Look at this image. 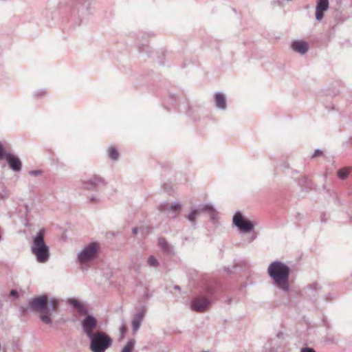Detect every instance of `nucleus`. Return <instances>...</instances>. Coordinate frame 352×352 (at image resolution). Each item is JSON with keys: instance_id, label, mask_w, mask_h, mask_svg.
<instances>
[{"instance_id": "nucleus-1", "label": "nucleus", "mask_w": 352, "mask_h": 352, "mask_svg": "<svg viewBox=\"0 0 352 352\" xmlns=\"http://www.w3.org/2000/svg\"><path fill=\"white\" fill-rule=\"evenodd\" d=\"M58 299L52 298L50 300L47 295L44 294L34 297L29 303L28 308L35 312L39 313L41 320L46 324H52L51 318L53 313H56L58 307Z\"/></svg>"}, {"instance_id": "nucleus-2", "label": "nucleus", "mask_w": 352, "mask_h": 352, "mask_svg": "<svg viewBox=\"0 0 352 352\" xmlns=\"http://www.w3.org/2000/svg\"><path fill=\"white\" fill-rule=\"evenodd\" d=\"M267 272L274 284L284 292L289 291V267L279 261L270 263Z\"/></svg>"}, {"instance_id": "nucleus-3", "label": "nucleus", "mask_w": 352, "mask_h": 352, "mask_svg": "<svg viewBox=\"0 0 352 352\" xmlns=\"http://www.w3.org/2000/svg\"><path fill=\"white\" fill-rule=\"evenodd\" d=\"M45 230L41 228L32 237L30 250L39 263H46L50 256V247L45 241Z\"/></svg>"}, {"instance_id": "nucleus-4", "label": "nucleus", "mask_w": 352, "mask_h": 352, "mask_svg": "<svg viewBox=\"0 0 352 352\" xmlns=\"http://www.w3.org/2000/svg\"><path fill=\"white\" fill-rule=\"evenodd\" d=\"M89 339V349L92 352H105L113 343L111 338L105 332L100 330L87 337Z\"/></svg>"}, {"instance_id": "nucleus-5", "label": "nucleus", "mask_w": 352, "mask_h": 352, "mask_svg": "<svg viewBox=\"0 0 352 352\" xmlns=\"http://www.w3.org/2000/svg\"><path fill=\"white\" fill-rule=\"evenodd\" d=\"M100 246L96 242H92L85 246L78 254V260L80 263H86L96 258Z\"/></svg>"}, {"instance_id": "nucleus-6", "label": "nucleus", "mask_w": 352, "mask_h": 352, "mask_svg": "<svg viewBox=\"0 0 352 352\" xmlns=\"http://www.w3.org/2000/svg\"><path fill=\"white\" fill-rule=\"evenodd\" d=\"M201 212L208 213L211 219L214 220L217 214V212L211 204H204L199 206L197 208L193 209L187 216V219L192 225H195L196 219Z\"/></svg>"}, {"instance_id": "nucleus-7", "label": "nucleus", "mask_w": 352, "mask_h": 352, "mask_svg": "<svg viewBox=\"0 0 352 352\" xmlns=\"http://www.w3.org/2000/svg\"><path fill=\"white\" fill-rule=\"evenodd\" d=\"M232 221L234 225L244 232H248L253 230V223L244 219L243 214L239 211L234 215Z\"/></svg>"}, {"instance_id": "nucleus-8", "label": "nucleus", "mask_w": 352, "mask_h": 352, "mask_svg": "<svg viewBox=\"0 0 352 352\" xmlns=\"http://www.w3.org/2000/svg\"><path fill=\"white\" fill-rule=\"evenodd\" d=\"M211 302L203 296H195L190 302V308L197 312H204L209 307Z\"/></svg>"}, {"instance_id": "nucleus-9", "label": "nucleus", "mask_w": 352, "mask_h": 352, "mask_svg": "<svg viewBox=\"0 0 352 352\" xmlns=\"http://www.w3.org/2000/svg\"><path fill=\"white\" fill-rule=\"evenodd\" d=\"M97 320L92 315H88L81 322L82 329L87 337L95 333L94 331L97 327Z\"/></svg>"}, {"instance_id": "nucleus-10", "label": "nucleus", "mask_w": 352, "mask_h": 352, "mask_svg": "<svg viewBox=\"0 0 352 352\" xmlns=\"http://www.w3.org/2000/svg\"><path fill=\"white\" fill-rule=\"evenodd\" d=\"M103 182V180L98 176H92L86 179H83L80 183V188L81 189L94 191L96 190L98 186Z\"/></svg>"}, {"instance_id": "nucleus-11", "label": "nucleus", "mask_w": 352, "mask_h": 352, "mask_svg": "<svg viewBox=\"0 0 352 352\" xmlns=\"http://www.w3.org/2000/svg\"><path fill=\"white\" fill-rule=\"evenodd\" d=\"M4 157L12 170L15 172H20L21 170L22 162L19 157L9 153H5Z\"/></svg>"}, {"instance_id": "nucleus-12", "label": "nucleus", "mask_w": 352, "mask_h": 352, "mask_svg": "<svg viewBox=\"0 0 352 352\" xmlns=\"http://www.w3.org/2000/svg\"><path fill=\"white\" fill-rule=\"evenodd\" d=\"M329 7V0H317L316 7V19L320 21L324 17V12Z\"/></svg>"}, {"instance_id": "nucleus-13", "label": "nucleus", "mask_w": 352, "mask_h": 352, "mask_svg": "<svg viewBox=\"0 0 352 352\" xmlns=\"http://www.w3.org/2000/svg\"><path fill=\"white\" fill-rule=\"evenodd\" d=\"M145 315V309L142 308L139 312L136 313L132 320V329L133 332H136L140 327L141 323Z\"/></svg>"}, {"instance_id": "nucleus-14", "label": "nucleus", "mask_w": 352, "mask_h": 352, "mask_svg": "<svg viewBox=\"0 0 352 352\" xmlns=\"http://www.w3.org/2000/svg\"><path fill=\"white\" fill-rule=\"evenodd\" d=\"M67 302L75 308L76 311L80 315H85L88 312L86 307L82 302L75 298H69L67 299Z\"/></svg>"}, {"instance_id": "nucleus-15", "label": "nucleus", "mask_w": 352, "mask_h": 352, "mask_svg": "<svg viewBox=\"0 0 352 352\" xmlns=\"http://www.w3.org/2000/svg\"><path fill=\"white\" fill-rule=\"evenodd\" d=\"M292 48L296 52H298L300 54H305L309 50V45L305 41H296L292 43Z\"/></svg>"}, {"instance_id": "nucleus-16", "label": "nucleus", "mask_w": 352, "mask_h": 352, "mask_svg": "<svg viewBox=\"0 0 352 352\" xmlns=\"http://www.w3.org/2000/svg\"><path fill=\"white\" fill-rule=\"evenodd\" d=\"M180 209L181 204L179 202H173L170 205L168 203H164L160 206V210L163 212L172 210L178 213Z\"/></svg>"}, {"instance_id": "nucleus-17", "label": "nucleus", "mask_w": 352, "mask_h": 352, "mask_svg": "<svg viewBox=\"0 0 352 352\" xmlns=\"http://www.w3.org/2000/svg\"><path fill=\"white\" fill-rule=\"evenodd\" d=\"M214 103L215 107L219 109L224 110L226 109V98L224 94L220 92H217L214 94Z\"/></svg>"}, {"instance_id": "nucleus-18", "label": "nucleus", "mask_w": 352, "mask_h": 352, "mask_svg": "<svg viewBox=\"0 0 352 352\" xmlns=\"http://www.w3.org/2000/svg\"><path fill=\"white\" fill-rule=\"evenodd\" d=\"M351 170L352 166H346L339 169L337 172V175L340 179L344 180L348 177Z\"/></svg>"}, {"instance_id": "nucleus-19", "label": "nucleus", "mask_w": 352, "mask_h": 352, "mask_svg": "<svg viewBox=\"0 0 352 352\" xmlns=\"http://www.w3.org/2000/svg\"><path fill=\"white\" fill-rule=\"evenodd\" d=\"M158 245L164 251L168 253H170L173 250V247L169 245L164 238L161 237L158 239Z\"/></svg>"}, {"instance_id": "nucleus-20", "label": "nucleus", "mask_w": 352, "mask_h": 352, "mask_svg": "<svg viewBox=\"0 0 352 352\" xmlns=\"http://www.w3.org/2000/svg\"><path fill=\"white\" fill-rule=\"evenodd\" d=\"M135 344V340L134 339H130L126 344L122 348L121 352H133Z\"/></svg>"}, {"instance_id": "nucleus-21", "label": "nucleus", "mask_w": 352, "mask_h": 352, "mask_svg": "<svg viewBox=\"0 0 352 352\" xmlns=\"http://www.w3.org/2000/svg\"><path fill=\"white\" fill-rule=\"evenodd\" d=\"M109 156L112 160H117L118 159L119 154L115 148L110 147L109 149Z\"/></svg>"}, {"instance_id": "nucleus-22", "label": "nucleus", "mask_w": 352, "mask_h": 352, "mask_svg": "<svg viewBox=\"0 0 352 352\" xmlns=\"http://www.w3.org/2000/svg\"><path fill=\"white\" fill-rule=\"evenodd\" d=\"M126 331H127V327L125 324L124 321H123L120 327V335L118 338V341H121L124 338Z\"/></svg>"}, {"instance_id": "nucleus-23", "label": "nucleus", "mask_w": 352, "mask_h": 352, "mask_svg": "<svg viewBox=\"0 0 352 352\" xmlns=\"http://www.w3.org/2000/svg\"><path fill=\"white\" fill-rule=\"evenodd\" d=\"M148 265L151 267H157L160 263L157 259L154 256H150L148 258Z\"/></svg>"}, {"instance_id": "nucleus-24", "label": "nucleus", "mask_w": 352, "mask_h": 352, "mask_svg": "<svg viewBox=\"0 0 352 352\" xmlns=\"http://www.w3.org/2000/svg\"><path fill=\"white\" fill-rule=\"evenodd\" d=\"M10 192L9 190L4 189L1 192H0V198L1 199H6L8 198L10 196Z\"/></svg>"}, {"instance_id": "nucleus-25", "label": "nucleus", "mask_w": 352, "mask_h": 352, "mask_svg": "<svg viewBox=\"0 0 352 352\" xmlns=\"http://www.w3.org/2000/svg\"><path fill=\"white\" fill-rule=\"evenodd\" d=\"M41 170H30L29 172V174L32 176H38L39 175L41 174Z\"/></svg>"}, {"instance_id": "nucleus-26", "label": "nucleus", "mask_w": 352, "mask_h": 352, "mask_svg": "<svg viewBox=\"0 0 352 352\" xmlns=\"http://www.w3.org/2000/svg\"><path fill=\"white\" fill-rule=\"evenodd\" d=\"M323 153V151L319 148L316 149L314 152V153L312 155V157H317V156H320V155H322Z\"/></svg>"}, {"instance_id": "nucleus-27", "label": "nucleus", "mask_w": 352, "mask_h": 352, "mask_svg": "<svg viewBox=\"0 0 352 352\" xmlns=\"http://www.w3.org/2000/svg\"><path fill=\"white\" fill-rule=\"evenodd\" d=\"M300 352H316L315 350L310 347H304L301 349Z\"/></svg>"}, {"instance_id": "nucleus-28", "label": "nucleus", "mask_w": 352, "mask_h": 352, "mask_svg": "<svg viewBox=\"0 0 352 352\" xmlns=\"http://www.w3.org/2000/svg\"><path fill=\"white\" fill-rule=\"evenodd\" d=\"M10 295H11L12 296H18V292H17V291H16V290H15V289H12V290L10 291Z\"/></svg>"}, {"instance_id": "nucleus-29", "label": "nucleus", "mask_w": 352, "mask_h": 352, "mask_svg": "<svg viewBox=\"0 0 352 352\" xmlns=\"http://www.w3.org/2000/svg\"><path fill=\"white\" fill-rule=\"evenodd\" d=\"M276 337L278 339H282L283 338V333L281 332V331H279L276 333Z\"/></svg>"}, {"instance_id": "nucleus-30", "label": "nucleus", "mask_w": 352, "mask_h": 352, "mask_svg": "<svg viewBox=\"0 0 352 352\" xmlns=\"http://www.w3.org/2000/svg\"><path fill=\"white\" fill-rule=\"evenodd\" d=\"M132 232H133V234L135 235V234H137L138 232V228L135 227L132 229Z\"/></svg>"}, {"instance_id": "nucleus-31", "label": "nucleus", "mask_w": 352, "mask_h": 352, "mask_svg": "<svg viewBox=\"0 0 352 352\" xmlns=\"http://www.w3.org/2000/svg\"><path fill=\"white\" fill-rule=\"evenodd\" d=\"M89 199H90V201H91V202H96V201H97V198H96V197H91L89 198Z\"/></svg>"}, {"instance_id": "nucleus-32", "label": "nucleus", "mask_w": 352, "mask_h": 352, "mask_svg": "<svg viewBox=\"0 0 352 352\" xmlns=\"http://www.w3.org/2000/svg\"><path fill=\"white\" fill-rule=\"evenodd\" d=\"M316 286H317V284L315 283V284H313V285H310V287L313 288V289H315Z\"/></svg>"}, {"instance_id": "nucleus-33", "label": "nucleus", "mask_w": 352, "mask_h": 352, "mask_svg": "<svg viewBox=\"0 0 352 352\" xmlns=\"http://www.w3.org/2000/svg\"><path fill=\"white\" fill-rule=\"evenodd\" d=\"M175 289H177V290H180V289H181L180 287H179V286H178V285H175Z\"/></svg>"}, {"instance_id": "nucleus-34", "label": "nucleus", "mask_w": 352, "mask_h": 352, "mask_svg": "<svg viewBox=\"0 0 352 352\" xmlns=\"http://www.w3.org/2000/svg\"><path fill=\"white\" fill-rule=\"evenodd\" d=\"M255 238H256V236H253L252 237V239H251V241L254 240V239H255Z\"/></svg>"}, {"instance_id": "nucleus-35", "label": "nucleus", "mask_w": 352, "mask_h": 352, "mask_svg": "<svg viewBox=\"0 0 352 352\" xmlns=\"http://www.w3.org/2000/svg\"><path fill=\"white\" fill-rule=\"evenodd\" d=\"M176 215H177V214H175L174 215H173L172 217L175 218V217H176Z\"/></svg>"}, {"instance_id": "nucleus-36", "label": "nucleus", "mask_w": 352, "mask_h": 352, "mask_svg": "<svg viewBox=\"0 0 352 352\" xmlns=\"http://www.w3.org/2000/svg\"><path fill=\"white\" fill-rule=\"evenodd\" d=\"M21 309H22L23 312L25 311V309H23V307H21Z\"/></svg>"}]
</instances>
